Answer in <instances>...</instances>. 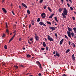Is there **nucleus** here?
<instances>
[{
    "mask_svg": "<svg viewBox=\"0 0 76 76\" xmlns=\"http://www.w3.org/2000/svg\"><path fill=\"white\" fill-rule=\"evenodd\" d=\"M13 38H12L9 41V42H11V41H12V40H13Z\"/></svg>",
    "mask_w": 76,
    "mask_h": 76,
    "instance_id": "c85d7f7f",
    "label": "nucleus"
},
{
    "mask_svg": "<svg viewBox=\"0 0 76 76\" xmlns=\"http://www.w3.org/2000/svg\"><path fill=\"white\" fill-rule=\"evenodd\" d=\"M43 45L44 47H46V44H45V42H43Z\"/></svg>",
    "mask_w": 76,
    "mask_h": 76,
    "instance_id": "ddd939ff",
    "label": "nucleus"
},
{
    "mask_svg": "<svg viewBox=\"0 0 76 76\" xmlns=\"http://www.w3.org/2000/svg\"><path fill=\"white\" fill-rule=\"evenodd\" d=\"M32 40H33V38L32 37L30 39V41H31Z\"/></svg>",
    "mask_w": 76,
    "mask_h": 76,
    "instance_id": "49530a36",
    "label": "nucleus"
},
{
    "mask_svg": "<svg viewBox=\"0 0 76 76\" xmlns=\"http://www.w3.org/2000/svg\"><path fill=\"white\" fill-rule=\"evenodd\" d=\"M48 6L47 5H46L45 6H44L43 7V8L44 9H46V8H47V7Z\"/></svg>",
    "mask_w": 76,
    "mask_h": 76,
    "instance_id": "c756f323",
    "label": "nucleus"
},
{
    "mask_svg": "<svg viewBox=\"0 0 76 76\" xmlns=\"http://www.w3.org/2000/svg\"><path fill=\"white\" fill-rule=\"evenodd\" d=\"M10 6L11 7H12L13 6V5H12V3H11V4Z\"/></svg>",
    "mask_w": 76,
    "mask_h": 76,
    "instance_id": "13d9d810",
    "label": "nucleus"
},
{
    "mask_svg": "<svg viewBox=\"0 0 76 76\" xmlns=\"http://www.w3.org/2000/svg\"><path fill=\"white\" fill-rule=\"evenodd\" d=\"M70 51V49H68L66 51V53H67Z\"/></svg>",
    "mask_w": 76,
    "mask_h": 76,
    "instance_id": "6ab92c4d",
    "label": "nucleus"
},
{
    "mask_svg": "<svg viewBox=\"0 0 76 76\" xmlns=\"http://www.w3.org/2000/svg\"><path fill=\"white\" fill-rule=\"evenodd\" d=\"M14 67H16V68H17V69L18 68V66H14Z\"/></svg>",
    "mask_w": 76,
    "mask_h": 76,
    "instance_id": "79ce46f5",
    "label": "nucleus"
},
{
    "mask_svg": "<svg viewBox=\"0 0 76 76\" xmlns=\"http://www.w3.org/2000/svg\"><path fill=\"white\" fill-rule=\"evenodd\" d=\"M53 23H54V20H53V22H52Z\"/></svg>",
    "mask_w": 76,
    "mask_h": 76,
    "instance_id": "338daca9",
    "label": "nucleus"
},
{
    "mask_svg": "<svg viewBox=\"0 0 76 76\" xmlns=\"http://www.w3.org/2000/svg\"><path fill=\"white\" fill-rule=\"evenodd\" d=\"M68 31H67V34L69 37L71 38V33L70 32H72L73 29L69 27H67Z\"/></svg>",
    "mask_w": 76,
    "mask_h": 76,
    "instance_id": "f03ea898",
    "label": "nucleus"
},
{
    "mask_svg": "<svg viewBox=\"0 0 76 76\" xmlns=\"http://www.w3.org/2000/svg\"><path fill=\"white\" fill-rule=\"evenodd\" d=\"M5 64H3V66H4Z\"/></svg>",
    "mask_w": 76,
    "mask_h": 76,
    "instance_id": "774afa93",
    "label": "nucleus"
},
{
    "mask_svg": "<svg viewBox=\"0 0 76 76\" xmlns=\"http://www.w3.org/2000/svg\"><path fill=\"white\" fill-rule=\"evenodd\" d=\"M74 13L75 14V15H76V12L74 11Z\"/></svg>",
    "mask_w": 76,
    "mask_h": 76,
    "instance_id": "0e129e2a",
    "label": "nucleus"
},
{
    "mask_svg": "<svg viewBox=\"0 0 76 76\" xmlns=\"http://www.w3.org/2000/svg\"><path fill=\"white\" fill-rule=\"evenodd\" d=\"M69 1L70 3H72V0H69Z\"/></svg>",
    "mask_w": 76,
    "mask_h": 76,
    "instance_id": "4d7b16f0",
    "label": "nucleus"
},
{
    "mask_svg": "<svg viewBox=\"0 0 76 76\" xmlns=\"http://www.w3.org/2000/svg\"><path fill=\"white\" fill-rule=\"evenodd\" d=\"M6 37V35H5V34H3V36H2V37Z\"/></svg>",
    "mask_w": 76,
    "mask_h": 76,
    "instance_id": "7c9ffc66",
    "label": "nucleus"
},
{
    "mask_svg": "<svg viewBox=\"0 0 76 76\" xmlns=\"http://www.w3.org/2000/svg\"><path fill=\"white\" fill-rule=\"evenodd\" d=\"M6 27L7 28V23H6Z\"/></svg>",
    "mask_w": 76,
    "mask_h": 76,
    "instance_id": "680f3d73",
    "label": "nucleus"
},
{
    "mask_svg": "<svg viewBox=\"0 0 76 76\" xmlns=\"http://www.w3.org/2000/svg\"><path fill=\"white\" fill-rule=\"evenodd\" d=\"M64 41V39H62L60 41L59 44L60 45H61L63 44V42Z\"/></svg>",
    "mask_w": 76,
    "mask_h": 76,
    "instance_id": "0eeeda50",
    "label": "nucleus"
},
{
    "mask_svg": "<svg viewBox=\"0 0 76 76\" xmlns=\"http://www.w3.org/2000/svg\"><path fill=\"white\" fill-rule=\"evenodd\" d=\"M31 23L32 25H34V23H35V22H34V20H33L32 21H31Z\"/></svg>",
    "mask_w": 76,
    "mask_h": 76,
    "instance_id": "4468645a",
    "label": "nucleus"
},
{
    "mask_svg": "<svg viewBox=\"0 0 76 76\" xmlns=\"http://www.w3.org/2000/svg\"><path fill=\"white\" fill-rule=\"evenodd\" d=\"M2 10L4 12V13H7V11H6V9H5L3 8H2Z\"/></svg>",
    "mask_w": 76,
    "mask_h": 76,
    "instance_id": "6e6552de",
    "label": "nucleus"
},
{
    "mask_svg": "<svg viewBox=\"0 0 76 76\" xmlns=\"http://www.w3.org/2000/svg\"><path fill=\"white\" fill-rule=\"evenodd\" d=\"M39 67L40 69H42V67L41 66V65L40 64V65H39Z\"/></svg>",
    "mask_w": 76,
    "mask_h": 76,
    "instance_id": "a878e982",
    "label": "nucleus"
},
{
    "mask_svg": "<svg viewBox=\"0 0 76 76\" xmlns=\"http://www.w3.org/2000/svg\"><path fill=\"white\" fill-rule=\"evenodd\" d=\"M54 57H57V56H58V57H59L60 56V54L59 53H58V54L55 55L54 56Z\"/></svg>",
    "mask_w": 76,
    "mask_h": 76,
    "instance_id": "2eb2a0df",
    "label": "nucleus"
},
{
    "mask_svg": "<svg viewBox=\"0 0 76 76\" xmlns=\"http://www.w3.org/2000/svg\"><path fill=\"white\" fill-rule=\"evenodd\" d=\"M23 50H25V48H23Z\"/></svg>",
    "mask_w": 76,
    "mask_h": 76,
    "instance_id": "69168bd1",
    "label": "nucleus"
},
{
    "mask_svg": "<svg viewBox=\"0 0 76 76\" xmlns=\"http://www.w3.org/2000/svg\"><path fill=\"white\" fill-rule=\"evenodd\" d=\"M15 37V36H14V35L13 36V37H12V39H13V38H14V37Z\"/></svg>",
    "mask_w": 76,
    "mask_h": 76,
    "instance_id": "603ef678",
    "label": "nucleus"
},
{
    "mask_svg": "<svg viewBox=\"0 0 76 76\" xmlns=\"http://www.w3.org/2000/svg\"><path fill=\"white\" fill-rule=\"evenodd\" d=\"M68 13V11L67 10L66 8H64V10L63 12V13H62V15L63 18H66V16L67 15V13Z\"/></svg>",
    "mask_w": 76,
    "mask_h": 76,
    "instance_id": "f257e3e1",
    "label": "nucleus"
},
{
    "mask_svg": "<svg viewBox=\"0 0 76 76\" xmlns=\"http://www.w3.org/2000/svg\"><path fill=\"white\" fill-rule=\"evenodd\" d=\"M48 9L50 11V12H51V9L50 8V7H48Z\"/></svg>",
    "mask_w": 76,
    "mask_h": 76,
    "instance_id": "bb28decb",
    "label": "nucleus"
},
{
    "mask_svg": "<svg viewBox=\"0 0 76 76\" xmlns=\"http://www.w3.org/2000/svg\"><path fill=\"white\" fill-rule=\"evenodd\" d=\"M46 15L45 14V13L44 12L42 13L41 14V16L42 18H45L46 17V16H45Z\"/></svg>",
    "mask_w": 76,
    "mask_h": 76,
    "instance_id": "20e7f679",
    "label": "nucleus"
},
{
    "mask_svg": "<svg viewBox=\"0 0 76 76\" xmlns=\"http://www.w3.org/2000/svg\"><path fill=\"white\" fill-rule=\"evenodd\" d=\"M55 35L56 38H57V33L55 34Z\"/></svg>",
    "mask_w": 76,
    "mask_h": 76,
    "instance_id": "e433bc0d",
    "label": "nucleus"
},
{
    "mask_svg": "<svg viewBox=\"0 0 76 76\" xmlns=\"http://www.w3.org/2000/svg\"><path fill=\"white\" fill-rule=\"evenodd\" d=\"M64 37L66 39H67L68 40H69V39L68 38V37H67V36L66 35H64Z\"/></svg>",
    "mask_w": 76,
    "mask_h": 76,
    "instance_id": "5701e85b",
    "label": "nucleus"
},
{
    "mask_svg": "<svg viewBox=\"0 0 76 76\" xmlns=\"http://www.w3.org/2000/svg\"><path fill=\"white\" fill-rule=\"evenodd\" d=\"M72 45L73 47H74V48H75V47H76V45H75V44H74V43H72Z\"/></svg>",
    "mask_w": 76,
    "mask_h": 76,
    "instance_id": "a211bd4d",
    "label": "nucleus"
},
{
    "mask_svg": "<svg viewBox=\"0 0 76 76\" xmlns=\"http://www.w3.org/2000/svg\"><path fill=\"white\" fill-rule=\"evenodd\" d=\"M46 50H47L48 51V48L46 47Z\"/></svg>",
    "mask_w": 76,
    "mask_h": 76,
    "instance_id": "c03bdc74",
    "label": "nucleus"
},
{
    "mask_svg": "<svg viewBox=\"0 0 76 76\" xmlns=\"http://www.w3.org/2000/svg\"><path fill=\"white\" fill-rule=\"evenodd\" d=\"M49 28H50V29H51L53 30V31H55V30H56V28H55L54 27H49Z\"/></svg>",
    "mask_w": 76,
    "mask_h": 76,
    "instance_id": "423d86ee",
    "label": "nucleus"
},
{
    "mask_svg": "<svg viewBox=\"0 0 76 76\" xmlns=\"http://www.w3.org/2000/svg\"><path fill=\"white\" fill-rule=\"evenodd\" d=\"M22 6H23V7H25V8H27V6H26V5L25 4L22 3Z\"/></svg>",
    "mask_w": 76,
    "mask_h": 76,
    "instance_id": "9d476101",
    "label": "nucleus"
},
{
    "mask_svg": "<svg viewBox=\"0 0 76 76\" xmlns=\"http://www.w3.org/2000/svg\"><path fill=\"white\" fill-rule=\"evenodd\" d=\"M54 13H53L49 17V18H50L51 19L52 18H53V16H54Z\"/></svg>",
    "mask_w": 76,
    "mask_h": 76,
    "instance_id": "f8f14e48",
    "label": "nucleus"
},
{
    "mask_svg": "<svg viewBox=\"0 0 76 76\" xmlns=\"http://www.w3.org/2000/svg\"><path fill=\"white\" fill-rule=\"evenodd\" d=\"M6 32L7 33H9V30H8V29H6Z\"/></svg>",
    "mask_w": 76,
    "mask_h": 76,
    "instance_id": "4c0bfd02",
    "label": "nucleus"
},
{
    "mask_svg": "<svg viewBox=\"0 0 76 76\" xmlns=\"http://www.w3.org/2000/svg\"><path fill=\"white\" fill-rule=\"evenodd\" d=\"M55 20L57 22H58V20H57V17H55L54 18Z\"/></svg>",
    "mask_w": 76,
    "mask_h": 76,
    "instance_id": "f3484780",
    "label": "nucleus"
},
{
    "mask_svg": "<svg viewBox=\"0 0 76 76\" xmlns=\"http://www.w3.org/2000/svg\"><path fill=\"white\" fill-rule=\"evenodd\" d=\"M70 9L71 10H73V7H70Z\"/></svg>",
    "mask_w": 76,
    "mask_h": 76,
    "instance_id": "72a5a7b5",
    "label": "nucleus"
},
{
    "mask_svg": "<svg viewBox=\"0 0 76 76\" xmlns=\"http://www.w3.org/2000/svg\"><path fill=\"white\" fill-rule=\"evenodd\" d=\"M61 0V1L62 3V4L63 3V1H64V0Z\"/></svg>",
    "mask_w": 76,
    "mask_h": 76,
    "instance_id": "864d4df0",
    "label": "nucleus"
},
{
    "mask_svg": "<svg viewBox=\"0 0 76 76\" xmlns=\"http://www.w3.org/2000/svg\"><path fill=\"white\" fill-rule=\"evenodd\" d=\"M20 67H24V66L22 65H20Z\"/></svg>",
    "mask_w": 76,
    "mask_h": 76,
    "instance_id": "a19ab883",
    "label": "nucleus"
},
{
    "mask_svg": "<svg viewBox=\"0 0 76 76\" xmlns=\"http://www.w3.org/2000/svg\"><path fill=\"white\" fill-rule=\"evenodd\" d=\"M67 5L68 7H70V4H67Z\"/></svg>",
    "mask_w": 76,
    "mask_h": 76,
    "instance_id": "a18cd8bd",
    "label": "nucleus"
},
{
    "mask_svg": "<svg viewBox=\"0 0 76 76\" xmlns=\"http://www.w3.org/2000/svg\"><path fill=\"white\" fill-rule=\"evenodd\" d=\"M46 23L48 24H49V25H51V22H49L48 21H47Z\"/></svg>",
    "mask_w": 76,
    "mask_h": 76,
    "instance_id": "b1692460",
    "label": "nucleus"
},
{
    "mask_svg": "<svg viewBox=\"0 0 76 76\" xmlns=\"http://www.w3.org/2000/svg\"><path fill=\"white\" fill-rule=\"evenodd\" d=\"M62 9H62L61 8H59L58 10L59 12H61L62 11Z\"/></svg>",
    "mask_w": 76,
    "mask_h": 76,
    "instance_id": "412c9836",
    "label": "nucleus"
},
{
    "mask_svg": "<svg viewBox=\"0 0 76 76\" xmlns=\"http://www.w3.org/2000/svg\"><path fill=\"white\" fill-rule=\"evenodd\" d=\"M19 41H21V38H20L19 39Z\"/></svg>",
    "mask_w": 76,
    "mask_h": 76,
    "instance_id": "6e6d98bb",
    "label": "nucleus"
},
{
    "mask_svg": "<svg viewBox=\"0 0 76 76\" xmlns=\"http://www.w3.org/2000/svg\"><path fill=\"white\" fill-rule=\"evenodd\" d=\"M45 41H47V39L45 38Z\"/></svg>",
    "mask_w": 76,
    "mask_h": 76,
    "instance_id": "e2e57ef3",
    "label": "nucleus"
},
{
    "mask_svg": "<svg viewBox=\"0 0 76 76\" xmlns=\"http://www.w3.org/2000/svg\"><path fill=\"white\" fill-rule=\"evenodd\" d=\"M69 45H70V44L71 43V42H70V41H69Z\"/></svg>",
    "mask_w": 76,
    "mask_h": 76,
    "instance_id": "3c124183",
    "label": "nucleus"
},
{
    "mask_svg": "<svg viewBox=\"0 0 76 76\" xmlns=\"http://www.w3.org/2000/svg\"><path fill=\"white\" fill-rule=\"evenodd\" d=\"M72 58L73 60V61H75V56H74V54H73L72 55Z\"/></svg>",
    "mask_w": 76,
    "mask_h": 76,
    "instance_id": "1a4fd4ad",
    "label": "nucleus"
},
{
    "mask_svg": "<svg viewBox=\"0 0 76 76\" xmlns=\"http://www.w3.org/2000/svg\"><path fill=\"white\" fill-rule=\"evenodd\" d=\"M41 50H42V51H44V48H41Z\"/></svg>",
    "mask_w": 76,
    "mask_h": 76,
    "instance_id": "c9c22d12",
    "label": "nucleus"
},
{
    "mask_svg": "<svg viewBox=\"0 0 76 76\" xmlns=\"http://www.w3.org/2000/svg\"><path fill=\"white\" fill-rule=\"evenodd\" d=\"M39 25H43V26H46V25L43 22H40L39 23Z\"/></svg>",
    "mask_w": 76,
    "mask_h": 76,
    "instance_id": "39448f33",
    "label": "nucleus"
},
{
    "mask_svg": "<svg viewBox=\"0 0 76 76\" xmlns=\"http://www.w3.org/2000/svg\"><path fill=\"white\" fill-rule=\"evenodd\" d=\"M48 39L49 40V41H54V40H53V39L52 38V37H50V36L49 35L48 36Z\"/></svg>",
    "mask_w": 76,
    "mask_h": 76,
    "instance_id": "7ed1b4c3",
    "label": "nucleus"
},
{
    "mask_svg": "<svg viewBox=\"0 0 76 76\" xmlns=\"http://www.w3.org/2000/svg\"><path fill=\"white\" fill-rule=\"evenodd\" d=\"M73 29L74 30V32L76 33V28L74 27L73 28Z\"/></svg>",
    "mask_w": 76,
    "mask_h": 76,
    "instance_id": "dca6fc26",
    "label": "nucleus"
},
{
    "mask_svg": "<svg viewBox=\"0 0 76 76\" xmlns=\"http://www.w3.org/2000/svg\"><path fill=\"white\" fill-rule=\"evenodd\" d=\"M19 7L20 9H21V6H20V5L19 6Z\"/></svg>",
    "mask_w": 76,
    "mask_h": 76,
    "instance_id": "052dcab7",
    "label": "nucleus"
},
{
    "mask_svg": "<svg viewBox=\"0 0 76 76\" xmlns=\"http://www.w3.org/2000/svg\"><path fill=\"white\" fill-rule=\"evenodd\" d=\"M42 1H43V0H41L40 1L39 3H42Z\"/></svg>",
    "mask_w": 76,
    "mask_h": 76,
    "instance_id": "f704fd0d",
    "label": "nucleus"
},
{
    "mask_svg": "<svg viewBox=\"0 0 76 76\" xmlns=\"http://www.w3.org/2000/svg\"><path fill=\"white\" fill-rule=\"evenodd\" d=\"M28 43H29V44H31V42H30V41H29V40H28Z\"/></svg>",
    "mask_w": 76,
    "mask_h": 76,
    "instance_id": "de8ad7c7",
    "label": "nucleus"
},
{
    "mask_svg": "<svg viewBox=\"0 0 76 76\" xmlns=\"http://www.w3.org/2000/svg\"><path fill=\"white\" fill-rule=\"evenodd\" d=\"M30 11H29V10H27V13H28V15H29L30 14Z\"/></svg>",
    "mask_w": 76,
    "mask_h": 76,
    "instance_id": "4be33fe9",
    "label": "nucleus"
},
{
    "mask_svg": "<svg viewBox=\"0 0 76 76\" xmlns=\"http://www.w3.org/2000/svg\"><path fill=\"white\" fill-rule=\"evenodd\" d=\"M38 76H41V74L40 73H39L38 74Z\"/></svg>",
    "mask_w": 76,
    "mask_h": 76,
    "instance_id": "8fccbe9b",
    "label": "nucleus"
},
{
    "mask_svg": "<svg viewBox=\"0 0 76 76\" xmlns=\"http://www.w3.org/2000/svg\"><path fill=\"white\" fill-rule=\"evenodd\" d=\"M71 35L72 36V37H74V33L73 32H71Z\"/></svg>",
    "mask_w": 76,
    "mask_h": 76,
    "instance_id": "aec40b11",
    "label": "nucleus"
},
{
    "mask_svg": "<svg viewBox=\"0 0 76 76\" xmlns=\"http://www.w3.org/2000/svg\"><path fill=\"white\" fill-rule=\"evenodd\" d=\"M37 63H38V66H39V65L41 64H40V63L39 62V61H37Z\"/></svg>",
    "mask_w": 76,
    "mask_h": 76,
    "instance_id": "473e14b6",
    "label": "nucleus"
},
{
    "mask_svg": "<svg viewBox=\"0 0 76 76\" xmlns=\"http://www.w3.org/2000/svg\"><path fill=\"white\" fill-rule=\"evenodd\" d=\"M40 18H39L38 19H37V22H39L40 21Z\"/></svg>",
    "mask_w": 76,
    "mask_h": 76,
    "instance_id": "cd10ccee",
    "label": "nucleus"
},
{
    "mask_svg": "<svg viewBox=\"0 0 76 76\" xmlns=\"http://www.w3.org/2000/svg\"><path fill=\"white\" fill-rule=\"evenodd\" d=\"M31 55H27V57H28V58H29V57H31Z\"/></svg>",
    "mask_w": 76,
    "mask_h": 76,
    "instance_id": "2f4dec72",
    "label": "nucleus"
},
{
    "mask_svg": "<svg viewBox=\"0 0 76 76\" xmlns=\"http://www.w3.org/2000/svg\"><path fill=\"white\" fill-rule=\"evenodd\" d=\"M12 14H13V15H15V13H14V12H13V11H12Z\"/></svg>",
    "mask_w": 76,
    "mask_h": 76,
    "instance_id": "58836bf2",
    "label": "nucleus"
},
{
    "mask_svg": "<svg viewBox=\"0 0 76 76\" xmlns=\"http://www.w3.org/2000/svg\"><path fill=\"white\" fill-rule=\"evenodd\" d=\"M63 76H67V75H65V74H63L62 75Z\"/></svg>",
    "mask_w": 76,
    "mask_h": 76,
    "instance_id": "09e8293b",
    "label": "nucleus"
},
{
    "mask_svg": "<svg viewBox=\"0 0 76 76\" xmlns=\"http://www.w3.org/2000/svg\"><path fill=\"white\" fill-rule=\"evenodd\" d=\"M35 38L36 40L37 41V40H38V39H39V37H38V36H37V35H36Z\"/></svg>",
    "mask_w": 76,
    "mask_h": 76,
    "instance_id": "9b49d317",
    "label": "nucleus"
},
{
    "mask_svg": "<svg viewBox=\"0 0 76 76\" xmlns=\"http://www.w3.org/2000/svg\"><path fill=\"white\" fill-rule=\"evenodd\" d=\"M13 33L14 34H16V31L15 30L14 32H13Z\"/></svg>",
    "mask_w": 76,
    "mask_h": 76,
    "instance_id": "5fc2aeb1",
    "label": "nucleus"
},
{
    "mask_svg": "<svg viewBox=\"0 0 76 76\" xmlns=\"http://www.w3.org/2000/svg\"><path fill=\"white\" fill-rule=\"evenodd\" d=\"M31 24H30L29 26V28H31Z\"/></svg>",
    "mask_w": 76,
    "mask_h": 76,
    "instance_id": "37998d69",
    "label": "nucleus"
},
{
    "mask_svg": "<svg viewBox=\"0 0 76 76\" xmlns=\"http://www.w3.org/2000/svg\"><path fill=\"white\" fill-rule=\"evenodd\" d=\"M56 54V52L55 51L53 52V54Z\"/></svg>",
    "mask_w": 76,
    "mask_h": 76,
    "instance_id": "bf43d9fd",
    "label": "nucleus"
},
{
    "mask_svg": "<svg viewBox=\"0 0 76 76\" xmlns=\"http://www.w3.org/2000/svg\"><path fill=\"white\" fill-rule=\"evenodd\" d=\"M4 48L6 49H7V45H5L4 46Z\"/></svg>",
    "mask_w": 76,
    "mask_h": 76,
    "instance_id": "393cba45",
    "label": "nucleus"
},
{
    "mask_svg": "<svg viewBox=\"0 0 76 76\" xmlns=\"http://www.w3.org/2000/svg\"><path fill=\"white\" fill-rule=\"evenodd\" d=\"M72 19H73V20H75V18L74 17H72Z\"/></svg>",
    "mask_w": 76,
    "mask_h": 76,
    "instance_id": "ea45409f",
    "label": "nucleus"
}]
</instances>
